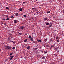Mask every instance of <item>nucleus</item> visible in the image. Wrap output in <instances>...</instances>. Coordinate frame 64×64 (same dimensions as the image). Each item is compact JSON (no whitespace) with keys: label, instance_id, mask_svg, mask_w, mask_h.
Segmentation results:
<instances>
[{"label":"nucleus","instance_id":"f257e3e1","mask_svg":"<svg viewBox=\"0 0 64 64\" xmlns=\"http://www.w3.org/2000/svg\"><path fill=\"white\" fill-rule=\"evenodd\" d=\"M5 48L7 50H10L12 49V46H6L5 47Z\"/></svg>","mask_w":64,"mask_h":64},{"label":"nucleus","instance_id":"423d86ee","mask_svg":"<svg viewBox=\"0 0 64 64\" xmlns=\"http://www.w3.org/2000/svg\"><path fill=\"white\" fill-rule=\"evenodd\" d=\"M50 11H48V12H47V14H49V13H50Z\"/></svg>","mask_w":64,"mask_h":64},{"label":"nucleus","instance_id":"0eeeda50","mask_svg":"<svg viewBox=\"0 0 64 64\" xmlns=\"http://www.w3.org/2000/svg\"><path fill=\"white\" fill-rule=\"evenodd\" d=\"M16 16H18V15H19V14H18V13H16Z\"/></svg>","mask_w":64,"mask_h":64},{"label":"nucleus","instance_id":"4c0bfd02","mask_svg":"<svg viewBox=\"0 0 64 64\" xmlns=\"http://www.w3.org/2000/svg\"><path fill=\"white\" fill-rule=\"evenodd\" d=\"M37 49V48H36L35 50H36Z\"/></svg>","mask_w":64,"mask_h":64},{"label":"nucleus","instance_id":"1a4fd4ad","mask_svg":"<svg viewBox=\"0 0 64 64\" xmlns=\"http://www.w3.org/2000/svg\"><path fill=\"white\" fill-rule=\"evenodd\" d=\"M30 40H31L32 41H33V38H31L30 39Z\"/></svg>","mask_w":64,"mask_h":64},{"label":"nucleus","instance_id":"393cba45","mask_svg":"<svg viewBox=\"0 0 64 64\" xmlns=\"http://www.w3.org/2000/svg\"><path fill=\"white\" fill-rule=\"evenodd\" d=\"M55 50H58V48H55Z\"/></svg>","mask_w":64,"mask_h":64},{"label":"nucleus","instance_id":"6e6552de","mask_svg":"<svg viewBox=\"0 0 64 64\" xmlns=\"http://www.w3.org/2000/svg\"><path fill=\"white\" fill-rule=\"evenodd\" d=\"M27 41V40L26 39L24 40V42H26Z\"/></svg>","mask_w":64,"mask_h":64},{"label":"nucleus","instance_id":"f03ea898","mask_svg":"<svg viewBox=\"0 0 64 64\" xmlns=\"http://www.w3.org/2000/svg\"><path fill=\"white\" fill-rule=\"evenodd\" d=\"M14 57V56H10V60H12V59H13V57Z\"/></svg>","mask_w":64,"mask_h":64},{"label":"nucleus","instance_id":"37998d69","mask_svg":"<svg viewBox=\"0 0 64 64\" xmlns=\"http://www.w3.org/2000/svg\"><path fill=\"white\" fill-rule=\"evenodd\" d=\"M1 51V50H0V51Z\"/></svg>","mask_w":64,"mask_h":64},{"label":"nucleus","instance_id":"7ed1b4c3","mask_svg":"<svg viewBox=\"0 0 64 64\" xmlns=\"http://www.w3.org/2000/svg\"><path fill=\"white\" fill-rule=\"evenodd\" d=\"M24 28V26H21L20 28V29H24V28Z\"/></svg>","mask_w":64,"mask_h":64},{"label":"nucleus","instance_id":"6ab92c4d","mask_svg":"<svg viewBox=\"0 0 64 64\" xmlns=\"http://www.w3.org/2000/svg\"><path fill=\"white\" fill-rule=\"evenodd\" d=\"M12 49H13V50H15V47H13L12 48Z\"/></svg>","mask_w":64,"mask_h":64},{"label":"nucleus","instance_id":"aec40b11","mask_svg":"<svg viewBox=\"0 0 64 64\" xmlns=\"http://www.w3.org/2000/svg\"><path fill=\"white\" fill-rule=\"evenodd\" d=\"M32 38V37L31 36H29L28 37L29 38Z\"/></svg>","mask_w":64,"mask_h":64},{"label":"nucleus","instance_id":"2f4dec72","mask_svg":"<svg viewBox=\"0 0 64 64\" xmlns=\"http://www.w3.org/2000/svg\"><path fill=\"white\" fill-rule=\"evenodd\" d=\"M6 17H8V16H6Z\"/></svg>","mask_w":64,"mask_h":64},{"label":"nucleus","instance_id":"f8f14e48","mask_svg":"<svg viewBox=\"0 0 64 64\" xmlns=\"http://www.w3.org/2000/svg\"><path fill=\"white\" fill-rule=\"evenodd\" d=\"M19 10L20 11H22L23 10H22V8H20L19 9Z\"/></svg>","mask_w":64,"mask_h":64},{"label":"nucleus","instance_id":"f704fd0d","mask_svg":"<svg viewBox=\"0 0 64 64\" xmlns=\"http://www.w3.org/2000/svg\"><path fill=\"white\" fill-rule=\"evenodd\" d=\"M2 20H6V19H3Z\"/></svg>","mask_w":64,"mask_h":64},{"label":"nucleus","instance_id":"cd10ccee","mask_svg":"<svg viewBox=\"0 0 64 64\" xmlns=\"http://www.w3.org/2000/svg\"><path fill=\"white\" fill-rule=\"evenodd\" d=\"M36 9V8H32L33 10H34V9Z\"/></svg>","mask_w":64,"mask_h":64},{"label":"nucleus","instance_id":"c85d7f7f","mask_svg":"<svg viewBox=\"0 0 64 64\" xmlns=\"http://www.w3.org/2000/svg\"><path fill=\"white\" fill-rule=\"evenodd\" d=\"M57 41L58 42H59V40H57Z\"/></svg>","mask_w":64,"mask_h":64},{"label":"nucleus","instance_id":"a211bd4d","mask_svg":"<svg viewBox=\"0 0 64 64\" xmlns=\"http://www.w3.org/2000/svg\"><path fill=\"white\" fill-rule=\"evenodd\" d=\"M24 16L25 18H26V17H27V16H25V15Z\"/></svg>","mask_w":64,"mask_h":64},{"label":"nucleus","instance_id":"dca6fc26","mask_svg":"<svg viewBox=\"0 0 64 64\" xmlns=\"http://www.w3.org/2000/svg\"><path fill=\"white\" fill-rule=\"evenodd\" d=\"M47 41V39H45V40H44V41H45V42H46V41Z\"/></svg>","mask_w":64,"mask_h":64},{"label":"nucleus","instance_id":"9b49d317","mask_svg":"<svg viewBox=\"0 0 64 64\" xmlns=\"http://www.w3.org/2000/svg\"><path fill=\"white\" fill-rule=\"evenodd\" d=\"M14 23H17V21H16V20H14Z\"/></svg>","mask_w":64,"mask_h":64},{"label":"nucleus","instance_id":"7c9ffc66","mask_svg":"<svg viewBox=\"0 0 64 64\" xmlns=\"http://www.w3.org/2000/svg\"><path fill=\"white\" fill-rule=\"evenodd\" d=\"M32 42V43H35V42L34 41H33V42Z\"/></svg>","mask_w":64,"mask_h":64},{"label":"nucleus","instance_id":"72a5a7b5","mask_svg":"<svg viewBox=\"0 0 64 64\" xmlns=\"http://www.w3.org/2000/svg\"><path fill=\"white\" fill-rule=\"evenodd\" d=\"M9 35L10 36H12V34H10Z\"/></svg>","mask_w":64,"mask_h":64},{"label":"nucleus","instance_id":"20e7f679","mask_svg":"<svg viewBox=\"0 0 64 64\" xmlns=\"http://www.w3.org/2000/svg\"><path fill=\"white\" fill-rule=\"evenodd\" d=\"M54 45H52L50 48V49H51L52 48H54Z\"/></svg>","mask_w":64,"mask_h":64},{"label":"nucleus","instance_id":"ea45409f","mask_svg":"<svg viewBox=\"0 0 64 64\" xmlns=\"http://www.w3.org/2000/svg\"><path fill=\"white\" fill-rule=\"evenodd\" d=\"M8 60H6V61H8Z\"/></svg>","mask_w":64,"mask_h":64},{"label":"nucleus","instance_id":"f3484780","mask_svg":"<svg viewBox=\"0 0 64 64\" xmlns=\"http://www.w3.org/2000/svg\"><path fill=\"white\" fill-rule=\"evenodd\" d=\"M10 56H12V55H13V53H12L10 54Z\"/></svg>","mask_w":64,"mask_h":64},{"label":"nucleus","instance_id":"ddd939ff","mask_svg":"<svg viewBox=\"0 0 64 64\" xmlns=\"http://www.w3.org/2000/svg\"><path fill=\"white\" fill-rule=\"evenodd\" d=\"M49 23H47L46 24V25H47V26H48V25H49Z\"/></svg>","mask_w":64,"mask_h":64},{"label":"nucleus","instance_id":"58836bf2","mask_svg":"<svg viewBox=\"0 0 64 64\" xmlns=\"http://www.w3.org/2000/svg\"><path fill=\"white\" fill-rule=\"evenodd\" d=\"M38 53H39V52H37V54Z\"/></svg>","mask_w":64,"mask_h":64},{"label":"nucleus","instance_id":"39448f33","mask_svg":"<svg viewBox=\"0 0 64 64\" xmlns=\"http://www.w3.org/2000/svg\"><path fill=\"white\" fill-rule=\"evenodd\" d=\"M52 26V24H50V26L49 27V28L51 27Z\"/></svg>","mask_w":64,"mask_h":64},{"label":"nucleus","instance_id":"c9c22d12","mask_svg":"<svg viewBox=\"0 0 64 64\" xmlns=\"http://www.w3.org/2000/svg\"><path fill=\"white\" fill-rule=\"evenodd\" d=\"M6 24H4V25H5V26H6Z\"/></svg>","mask_w":64,"mask_h":64},{"label":"nucleus","instance_id":"c756f323","mask_svg":"<svg viewBox=\"0 0 64 64\" xmlns=\"http://www.w3.org/2000/svg\"><path fill=\"white\" fill-rule=\"evenodd\" d=\"M20 35H21V34H22V33H20V34H19Z\"/></svg>","mask_w":64,"mask_h":64},{"label":"nucleus","instance_id":"5701e85b","mask_svg":"<svg viewBox=\"0 0 64 64\" xmlns=\"http://www.w3.org/2000/svg\"><path fill=\"white\" fill-rule=\"evenodd\" d=\"M47 52H44V54H46V53H47Z\"/></svg>","mask_w":64,"mask_h":64},{"label":"nucleus","instance_id":"4be33fe9","mask_svg":"<svg viewBox=\"0 0 64 64\" xmlns=\"http://www.w3.org/2000/svg\"><path fill=\"white\" fill-rule=\"evenodd\" d=\"M11 18L12 19V18H14V16H11Z\"/></svg>","mask_w":64,"mask_h":64},{"label":"nucleus","instance_id":"b1692460","mask_svg":"<svg viewBox=\"0 0 64 64\" xmlns=\"http://www.w3.org/2000/svg\"><path fill=\"white\" fill-rule=\"evenodd\" d=\"M6 9H8L9 8L8 7H6Z\"/></svg>","mask_w":64,"mask_h":64},{"label":"nucleus","instance_id":"a19ab883","mask_svg":"<svg viewBox=\"0 0 64 64\" xmlns=\"http://www.w3.org/2000/svg\"><path fill=\"white\" fill-rule=\"evenodd\" d=\"M13 42V43H14L15 44V42Z\"/></svg>","mask_w":64,"mask_h":64},{"label":"nucleus","instance_id":"a878e982","mask_svg":"<svg viewBox=\"0 0 64 64\" xmlns=\"http://www.w3.org/2000/svg\"><path fill=\"white\" fill-rule=\"evenodd\" d=\"M56 41H57L58 40H59V38H56Z\"/></svg>","mask_w":64,"mask_h":64},{"label":"nucleus","instance_id":"473e14b6","mask_svg":"<svg viewBox=\"0 0 64 64\" xmlns=\"http://www.w3.org/2000/svg\"><path fill=\"white\" fill-rule=\"evenodd\" d=\"M25 3H26V2H24L23 3V4H25Z\"/></svg>","mask_w":64,"mask_h":64},{"label":"nucleus","instance_id":"e433bc0d","mask_svg":"<svg viewBox=\"0 0 64 64\" xmlns=\"http://www.w3.org/2000/svg\"><path fill=\"white\" fill-rule=\"evenodd\" d=\"M41 52H42V53H43V51H41Z\"/></svg>","mask_w":64,"mask_h":64},{"label":"nucleus","instance_id":"9d476101","mask_svg":"<svg viewBox=\"0 0 64 64\" xmlns=\"http://www.w3.org/2000/svg\"><path fill=\"white\" fill-rule=\"evenodd\" d=\"M42 59H45V58L44 57H42Z\"/></svg>","mask_w":64,"mask_h":64},{"label":"nucleus","instance_id":"412c9836","mask_svg":"<svg viewBox=\"0 0 64 64\" xmlns=\"http://www.w3.org/2000/svg\"><path fill=\"white\" fill-rule=\"evenodd\" d=\"M30 48V46H28V49H29Z\"/></svg>","mask_w":64,"mask_h":64},{"label":"nucleus","instance_id":"79ce46f5","mask_svg":"<svg viewBox=\"0 0 64 64\" xmlns=\"http://www.w3.org/2000/svg\"><path fill=\"white\" fill-rule=\"evenodd\" d=\"M0 38H1V36H0Z\"/></svg>","mask_w":64,"mask_h":64},{"label":"nucleus","instance_id":"4468645a","mask_svg":"<svg viewBox=\"0 0 64 64\" xmlns=\"http://www.w3.org/2000/svg\"><path fill=\"white\" fill-rule=\"evenodd\" d=\"M38 42H41V40H38Z\"/></svg>","mask_w":64,"mask_h":64},{"label":"nucleus","instance_id":"2eb2a0df","mask_svg":"<svg viewBox=\"0 0 64 64\" xmlns=\"http://www.w3.org/2000/svg\"><path fill=\"white\" fill-rule=\"evenodd\" d=\"M44 19H45V20H48V18H45Z\"/></svg>","mask_w":64,"mask_h":64},{"label":"nucleus","instance_id":"bb28decb","mask_svg":"<svg viewBox=\"0 0 64 64\" xmlns=\"http://www.w3.org/2000/svg\"><path fill=\"white\" fill-rule=\"evenodd\" d=\"M6 20H9V18H6Z\"/></svg>","mask_w":64,"mask_h":64}]
</instances>
